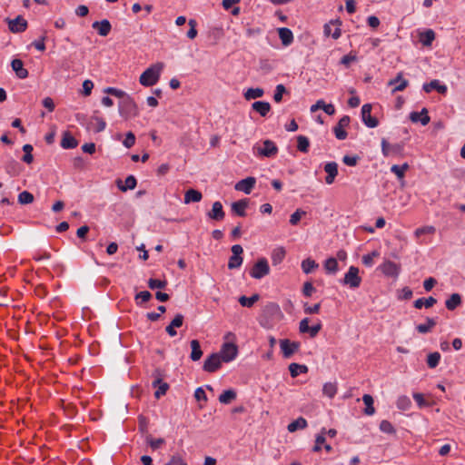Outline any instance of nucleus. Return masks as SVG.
I'll list each match as a JSON object with an SVG mask.
<instances>
[{
    "label": "nucleus",
    "instance_id": "f257e3e1",
    "mask_svg": "<svg viewBox=\"0 0 465 465\" xmlns=\"http://www.w3.org/2000/svg\"><path fill=\"white\" fill-rule=\"evenodd\" d=\"M163 69V63H155L142 73L139 77V83L145 87L154 85L160 79L161 73Z\"/></svg>",
    "mask_w": 465,
    "mask_h": 465
},
{
    "label": "nucleus",
    "instance_id": "f03ea898",
    "mask_svg": "<svg viewBox=\"0 0 465 465\" xmlns=\"http://www.w3.org/2000/svg\"><path fill=\"white\" fill-rule=\"evenodd\" d=\"M119 114L125 120L134 118L139 115L137 104L130 96L124 97L118 106Z\"/></svg>",
    "mask_w": 465,
    "mask_h": 465
},
{
    "label": "nucleus",
    "instance_id": "7ed1b4c3",
    "mask_svg": "<svg viewBox=\"0 0 465 465\" xmlns=\"http://www.w3.org/2000/svg\"><path fill=\"white\" fill-rule=\"evenodd\" d=\"M238 346L233 342H224L217 352L223 362L232 361L238 355Z\"/></svg>",
    "mask_w": 465,
    "mask_h": 465
},
{
    "label": "nucleus",
    "instance_id": "20e7f679",
    "mask_svg": "<svg viewBox=\"0 0 465 465\" xmlns=\"http://www.w3.org/2000/svg\"><path fill=\"white\" fill-rule=\"evenodd\" d=\"M270 272V267L268 262L265 258L259 259L257 262L253 265L250 272L251 277L253 279H262V277L268 275Z\"/></svg>",
    "mask_w": 465,
    "mask_h": 465
},
{
    "label": "nucleus",
    "instance_id": "39448f33",
    "mask_svg": "<svg viewBox=\"0 0 465 465\" xmlns=\"http://www.w3.org/2000/svg\"><path fill=\"white\" fill-rule=\"evenodd\" d=\"M341 22L340 19L331 20L323 26V34L326 37H332L338 39L341 35Z\"/></svg>",
    "mask_w": 465,
    "mask_h": 465
},
{
    "label": "nucleus",
    "instance_id": "423d86ee",
    "mask_svg": "<svg viewBox=\"0 0 465 465\" xmlns=\"http://www.w3.org/2000/svg\"><path fill=\"white\" fill-rule=\"evenodd\" d=\"M380 270L385 276L396 279L401 272V264L391 260H384L380 265Z\"/></svg>",
    "mask_w": 465,
    "mask_h": 465
},
{
    "label": "nucleus",
    "instance_id": "0eeeda50",
    "mask_svg": "<svg viewBox=\"0 0 465 465\" xmlns=\"http://www.w3.org/2000/svg\"><path fill=\"white\" fill-rule=\"evenodd\" d=\"M232 256L229 259L228 262V268L230 270L237 269L239 268L243 262L242 259V252L243 249L240 244H234L232 246Z\"/></svg>",
    "mask_w": 465,
    "mask_h": 465
},
{
    "label": "nucleus",
    "instance_id": "6e6552de",
    "mask_svg": "<svg viewBox=\"0 0 465 465\" xmlns=\"http://www.w3.org/2000/svg\"><path fill=\"white\" fill-rule=\"evenodd\" d=\"M361 278L359 276V269L351 266L343 278V283L351 288H358L361 285Z\"/></svg>",
    "mask_w": 465,
    "mask_h": 465
},
{
    "label": "nucleus",
    "instance_id": "1a4fd4ad",
    "mask_svg": "<svg viewBox=\"0 0 465 465\" xmlns=\"http://www.w3.org/2000/svg\"><path fill=\"white\" fill-rule=\"evenodd\" d=\"M309 318H303L299 322V332L302 334L308 333L311 338H314L322 330V323L319 322L312 326H309Z\"/></svg>",
    "mask_w": 465,
    "mask_h": 465
},
{
    "label": "nucleus",
    "instance_id": "9d476101",
    "mask_svg": "<svg viewBox=\"0 0 465 465\" xmlns=\"http://www.w3.org/2000/svg\"><path fill=\"white\" fill-rule=\"evenodd\" d=\"M280 347L283 357L288 359L299 351L301 343L299 341H292L288 339H282L280 340Z\"/></svg>",
    "mask_w": 465,
    "mask_h": 465
},
{
    "label": "nucleus",
    "instance_id": "9b49d317",
    "mask_svg": "<svg viewBox=\"0 0 465 465\" xmlns=\"http://www.w3.org/2000/svg\"><path fill=\"white\" fill-rule=\"evenodd\" d=\"M223 362V361L219 357V354L214 352L205 359L203 369L206 372H214L221 368Z\"/></svg>",
    "mask_w": 465,
    "mask_h": 465
},
{
    "label": "nucleus",
    "instance_id": "f8f14e48",
    "mask_svg": "<svg viewBox=\"0 0 465 465\" xmlns=\"http://www.w3.org/2000/svg\"><path fill=\"white\" fill-rule=\"evenodd\" d=\"M361 118L366 126L374 128L378 125L379 121L376 117L371 116V104H365L361 107Z\"/></svg>",
    "mask_w": 465,
    "mask_h": 465
},
{
    "label": "nucleus",
    "instance_id": "ddd939ff",
    "mask_svg": "<svg viewBox=\"0 0 465 465\" xmlns=\"http://www.w3.org/2000/svg\"><path fill=\"white\" fill-rule=\"evenodd\" d=\"M388 85L393 86L391 94H395L396 92L403 91L409 85V81L404 79L403 73L400 72L395 78L388 82Z\"/></svg>",
    "mask_w": 465,
    "mask_h": 465
},
{
    "label": "nucleus",
    "instance_id": "4468645a",
    "mask_svg": "<svg viewBox=\"0 0 465 465\" xmlns=\"http://www.w3.org/2000/svg\"><path fill=\"white\" fill-rule=\"evenodd\" d=\"M8 28L12 33H22L27 28V22L18 15L15 19H7Z\"/></svg>",
    "mask_w": 465,
    "mask_h": 465
},
{
    "label": "nucleus",
    "instance_id": "2eb2a0df",
    "mask_svg": "<svg viewBox=\"0 0 465 465\" xmlns=\"http://www.w3.org/2000/svg\"><path fill=\"white\" fill-rule=\"evenodd\" d=\"M278 152L276 144L271 140H265L262 147L257 149V153L263 157H272Z\"/></svg>",
    "mask_w": 465,
    "mask_h": 465
},
{
    "label": "nucleus",
    "instance_id": "dca6fc26",
    "mask_svg": "<svg viewBox=\"0 0 465 465\" xmlns=\"http://www.w3.org/2000/svg\"><path fill=\"white\" fill-rule=\"evenodd\" d=\"M256 183V179L254 177H247L242 179L235 183L234 189L236 191L243 192L246 194L251 193Z\"/></svg>",
    "mask_w": 465,
    "mask_h": 465
},
{
    "label": "nucleus",
    "instance_id": "f3484780",
    "mask_svg": "<svg viewBox=\"0 0 465 465\" xmlns=\"http://www.w3.org/2000/svg\"><path fill=\"white\" fill-rule=\"evenodd\" d=\"M324 171L327 173L325 177V182L327 184L333 183L335 177L338 174V164L335 162L327 163L324 165Z\"/></svg>",
    "mask_w": 465,
    "mask_h": 465
},
{
    "label": "nucleus",
    "instance_id": "a211bd4d",
    "mask_svg": "<svg viewBox=\"0 0 465 465\" xmlns=\"http://www.w3.org/2000/svg\"><path fill=\"white\" fill-rule=\"evenodd\" d=\"M410 119L412 123L420 122L422 125H427L430 120L426 108H422L420 112L411 113Z\"/></svg>",
    "mask_w": 465,
    "mask_h": 465
},
{
    "label": "nucleus",
    "instance_id": "6ab92c4d",
    "mask_svg": "<svg viewBox=\"0 0 465 465\" xmlns=\"http://www.w3.org/2000/svg\"><path fill=\"white\" fill-rule=\"evenodd\" d=\"M183 322V315L181 313H177L171 323L166 326L165 331L171 336L173 337L177 334L175 328H180Z\"/></svg>",
    "mask_w": 465,
    "mask_h": 465
},
{
    "label": "nucleus",
    "instance_id": "aec40b11",
    "mask_svg": "<svg viewBox=\"0 0 465 465\" xmlns=\"http://www.w3.org/2000/svg\"><path fill=\"white\" fill-rule=\"evenodd\" d=\"M422 89L426 93H430L433 89L437 90L440 94H446L447 93V86L445 84H441L439 80H432L428 84H424L422 86Z\"/></svg>",
    "mask_w": 465,
    "mask_h": 465
},
{
    "label": "nucleus",
    "instance_id": "412c9836",
    "mask_svg": "<svg viewBox=\"0 0 465 465\" xmlns=\"http://www.w3.org/2000/svg\"><path fill=\"white\" fill-rule=\"evenodd\" d=\"M224 212L220 202H214L212 210L208 213V217L213 220L221 221L224 218Z\"/></svg>",
    "mask_w": 465,
    "mask_h": 465
},
{
    "label": "nucleus",
    "instance_id": "4be33fe9",
    "mask_svg": "<svg viewBox=\"0 0 465 465\" xmlns=\"http://www.w3.org/2000/svg\"><path fill=\"white\" fill-rule=\"evenodd\" d=\"M93 28L97 29L101 36H106L111 31V24L107 19L102 21H95L92 25Z\"/></svg>",
    "mask_w": 465,
    "mask_h": 465
},
{
    "label": "nucleus",
    "instance_id": "5701e85b",
    "mask_svg": "<svg viewBox=\"0 0 465 465\" xmlns=\"http://www.w3.org/2000/svg\"><path fill=\"white\" fill-rule=\"evenodd\" d=\"M11 66L20 79H25L28 76V71L25 68H24V64L22 60L14 59L11 62Z\"/></svg>",
    "mask_w": 465,
    "mask_h": 465
},
{
    "label": "nucleus",
    "instance_id": "b1692460",
    "mask_svg": "<svg viewBox=\"0 0 465 465\" xmlns=\"http://www.w3.org/2000/svg\"><path fill=\"white\" fill-rule=\"evenodd\" d=\"M203 198V194L201 192L195 189H189L184 193L183 203L185 204H189L191 203H199Z\"/></svg>",
    "mask_w": 465,
    "mask_h": 465
},
{
    "label": "nucleus",
    "instance_id": "393cba45",
    "mask_svg": "<svg viewBox=\"0 0 465 465\" xmlns=\"http://www.w3.org/2000/svg\"><path fill=\"white\" fill-rule=\"evenodd\" d=\"M252 108L257 112L261 116L264 117L271 110V104L265 101H256L252 103Z\"/></svg>",
    "mask_w": 465,
    "mask_h": 465
},
{
    "label": "nucleus",
    "instance_id": "a878e982",
    "mask_svg": "<svg viewBox=\"0 0 465 465\" xmlns=\"http://www.w3.org/2000/svg\"><path fill=\"white\" fill-rule=\"evenodd\" d=\"M153 386L157 388V390L154 392V396L156 399H159L163 395L166 393V391L169 389V385L167 382L163 381L161 378H157L153 381Z\"/></svg>",
    "mask_w": 465,
    "mask_h": 465
},
{
    "label": "nucleus",
    "instance_id": "bb28decb",
    "mask_svg": "<svg viewBox=\"0 0 465 465\" xmlns=\"http://www.w3.org/2000/svg\"><path fill=\"white\" fill-rule=\"evenodd\" d=\"M78 144L77 140L70 134V133L65 132L63 134V138L61 141V146L64 149H73L75 148Z\"/></svg>",
    "mask_w": 465,
    "mask_h": 465
},
{
    "label": "nucleus",
    "instance_id": "cd10ccee",
    "mask_svg": "<svg viewBox=\"0 0 465 465\" xmlns=\"http://www.w3.org/2000/svg\"><path fill=\"white\" fill-rule=\"evenodd\" d=\"M191 345V355L190 358L193 361H197L203 356V351L200 346V342L197 340H192L190 342Z\"/></svg>",
    "mask_w": 465,
    "mask_h": 465
},
{
    "label": "nucleus",
    "instance_id": "c85d7f7f",
    "mask_svg": "<svg viewBox=\"0 0 465 465\" xmlns=\"http://www.w3.org/2000/svg\"><path fill=\"white\" fill-rule=\"evenodd\" d=\"M264 312L272 317H278L279 319L283 318V314L280 306L275 302L268 303L264 308Z\"/></svg>",
    "mask_w": 465,
    "mask_h": 465
},
{
    "label": "nucleus",
    "instance_id": "c756f323",
    "mask_svg": "<svg viewBox=\"0 0 465 465\" xmlns=\"http://www.w3.org/2000/svg\"><path fill=\"white\" fill-rule=\"evenodd\" d=\"M278 32L279 37L283 45L287 46L293 41L292 32L289 28L282 27L278 30Z\"/></svg>",
    "mask_w": 465,
    "mask_h": 465
},
{
    "label": "nucleus",
    "instance_id": "7c9ffc66",
    "mask_svg": "<svg viewBox=\"0 0 465 465\" xmlns=\"http://www.w3.org/2000/svg\"><path fill=\"white\" fill-rule=\"evenodd\" d=\"M338 391L337 382L329 381L325 382L322 386V394L330 399H332Z\"/></svg>",
    "mask_w": 465,
    "mask_h": 465
},
{
    "label": "nucleus",
    "instance_id": "2f4dec72",
    "mask_svg": "<svg viewBox=\"0 0 465 465\" xmlns=\"http://www.w3.org/2000/svg\"><path fill=\"white\" fill-rule=\"evenodd\" d=\"M248 206L247 200H240L237 202H234L232 203V210L241 217H243L246 215V208Z\"/></svg>",
    "mask_w": 465,
    "mask_h": 465
},
{
    "label": "nucleus",
    "instance_id": "473e14b6",
    "mask_svg": "<svg viewBox=\"0 0 465 465\" xmlns=\"http://www.w3.org/2000/svg\"><path fill=\"white\" fill-rule=\"evenodd\" d=\"M105 126H106V124L103 118L98 117V116H93L90 119L88 128H90V129L94 128V131L99 133V132L104 131L105 129Z\"/></svg>",
    "mask_w": 465,
    "mask_h": 465
},
{
    "label": "nucleus",
    "instance_id": "72a5a7b5",
    "mask_svg": "<svg viewBox=\"0 0 465 465\" xmlns=\"http://www.w3.org/2000/svg\"><path fill=\"white\" fill-rule=\"evenodd\" d=\"M435 39V33L431 29H428L425 32L420 34V41L425 46H430Z\"/></svg>",
    "mask_w": 465,
    "mask_h": 465
},
{
    "label": "nucleus",
    "instance_id": "f704fd0d",
    "mask_svg": "<svg viewBox=\"0 0 465 465\" xmlns=\"http://www.w3.org/2000/svg\"><path fill=\"white\" fill-rule=\"evenodd\" d=\"M264 94V91L262 88L257 87V88H248L244 94L243 96L246 100H253L260 97H262Z\"/></svg>",
    "mask_w": 465,
    "mask_h": 465
},
{
    "label": "nucleus",
    "instance_id": "c9c22d12",
    "mask_svg": "<svg viewBox=\"0 0 465 465\" xmlns=\"http://www.w3.org/2000/svg\"><path fill=\"white\" fill-rule=\"evenodd\" d=\"M286 252L283 247H277L272 251V262L273 265L280 264L284 257H285Z\"/></svg>",
    "mask_w": 465,
    "mask_h": 465
},
{
    "label": "nucleus",
    "instance_id": "e433bc0d",
    "mask_svg": "<svg viewBox=\"0 0 465 465\" xmlns=\"http://www.w3.org/2000/svg\"><path fill=\"white\" fill-rule=\"evenodd\" d=\"M307 427V421L304 418L300 417L296 419L295 420L292 421L287 429L289 432H294L297 430L304 429Z\"/></svg>",
    "mask_w": 465,
    "mask_h": 465
},
{
    "label": "nucleus",
    "instance_id": "4c0bfd02",
    "mask_svg": "<svg viewBox=\"0 0 465 465\" xmlns=\"http://www.w3.org/2000/svg\"><path fill=\"white\" fill-rule=\"evenodd\" d=\"M289 371H290L291 376L292 378H295L300 373H306L308 371V367L306 365H302V364L293 362L289 365Z\"/></svg>",
    "mask_w": 465,
    "mask_h": 465
},
{
    "label": "nucleus",
    "instance_id": "58836bf2",
    "mask_svg": "<svg viewBox=\"0 0 465 465\" xmlns=\"http://www.w3.org/2000/svg\"><path fill=\"white\" fill-rule=\"evenodd\" d=\"M362 401L366 406L364 413L369 416L373 415L375 412V409L373 407V398L371 397V395L364 394L362 396Z\"/></svg>",
    "mask_w": 465,
    "mask_h": 465
},
{
    "label": "nucleus",
    "instance_id": "ea45409f",
    "mask_svg": "<svg viewBox=\"0 0 465 465\" xmlns=\"http://www.w3.org/2000/svg\"><path fill=\"white\" fill-rule=\"evenodd\" d=\"M461 303V298L460 294L453 293L450 297L446 301L445 305L448 310L452 311L456 309Z\"/></svg>",
    "mask_w": 465,
    "mask_h": 465
},
{
    "label": "nucleus",
    "instance_id": "a19ab883",
    "mask_svg": "<svg viewBox=\"0 0 465 465\" xmlns=\"http://www.w3.org/2000/svg\"><path fill=\"white\" fill-rule=\"evenodd\" d=\"M436 325V322L432 318H427L425 323L417 325L416 329L420 333H427Z\"/></svg>",
    "mask_w": 465,
    "mask_h": 465
},
{
    "label": "nucleus",
    "instance_id": "79ce46f5",
    "mask_svg": "<svg viewBox=\"0 0 465 465\" xmlns=\"http://www.w3.org/2000/svg\"><path fill=\"white\" fill-rule=\"evenodd\" d=\"M236 399V392L233 390H226L219 396V401L223 404H229Z\"/></svg>",
    "mask_w": 465,
    "mask_h": 465
},
{
    "label": "nucleus",
    "instance_id": "37998d69",
    "mask_svg": "<svg viewBox=\"0 0 465 465\" xmlns=\"http://www.w3.org/2000/svg\"><path fill=\"white\" fill-rule=\"evenodd\" d=\"M437 302L436 299L433 297H429L426 299L420 298L414 302V306L417 309H420L422 306H425L426 308H430L433 306Z\"/></svg>",
    "mask_w": 465,
    "mask_h": 465
},
{
    "label": "nucleus",
    "instance_id": "c03bdc74",
    "mask_svg": "<svg viewBox=\"0 0 465 465\" xmlns=\"http://www.w3.org/2000/svg\"><path fill=\"white\" fill-rule=\"evenodd\" d=\"M316 268H318V263L311 258H307L302 262V269L306 274L312 272Z\"/></svg>",
    "mask_w": 465,
    "mask_h": 465
},
{
    "label": "nucleus",
    "instance_id": "a18cd8bd",
    "mask_svg": "<svg viewBox=\"0 0 465 465\" xmlns=\"http://www.w3.org/2000/svg\"><path fill=\"white\" fill-rule=\"evenodd\" d=\"M259 300V295L258 294H253L252 296L251 297H246V296H241L239 298V302L242 306L243 307H252L255 302H257Z\"/></svg>",
    "mask_w": 465,
    "mask_h": 465
},
{
    "label": "nucleus",
    "instance_id": "49530a36",
    "mask_svg": "<svg viewBox=\"0 0 465 465\" xmlns=\"http://www.w3.org/2000/svg\"><path fill=\"white\" fill-rule=\"evenodd\" d=\"M136 186V179L133 175H129L125 178L124 185H118L119 189L122 192H125L126 190H133Z\"/></svg>",
    "mask_w": 465,
    "mask_h": 465
},
{
    "label": "nucleus",
    "instance_id": "de8ad7c7",
    "mask_svg": "<svg viewBox=\"0 0 465 465\" xmlns=\"http://www.w3.org/2000/svg\"><path fill=\"white\" fill-rule=\"evenodd\" d=\"M411 399L406 395L400 396L397 400V407L400 410L407 411L411 408Z\"/></svg>",
    "mask_w": 465,
    "mask_h": 465
},
{
    "label": "nucleus",
    "instance_id": "09e8293b",
    "mask_svg": "<svg viewBox=\"0 0 465 465\" xmlns=\"http://www.w3.org/2000/svg\"><path fill=\"white\" fill-rule=\"evenodd\" d=\"M23 151L25 152V154L22 158V160L26 163L27 164H30L34 161V156L32 154L33 152V146L31 144H25L23 146Z\"/></svg>",
    "mask_w": 465,
    "mask_h": 465
},
{
    "label": "nucleus",
    "instance_id": "8fccbe9b",
    "mask_svg": "<svg viewBox=\"0 0 465 465\" xmlns=\"http://www.w3.org/2000/svg\"><path fill=\"white\" fill-rule=\"evenodd\" d=\"M440 360V354L437 351L431 352L427 357V364L430 369L437 367Z\"/></svg>",
    "mask_w": 465,
    "mask_h": 465
},
{
    "label": "nucleus",
    "instance_id": "3c124183",
    "mask_svg": "<svg viewBox=\"0 0 465 465\" xmlns=\"http://www.w3.org/2000/svg\"><path fill=\"white\" fill-rule=\"evenodd\" d=\"M33 202H34V195L31 193H29L27 191H24L19 193L18 203L20 204H28V203H32Z\"/></svg>",
    "mask_w": 465,
    "mask_h": 465
},
{
    "label": "nucleus",
    "instance_id": "603ef678",
    "mask_svg": "<svg viewBox=\"0 0 465 465\" xmlns=\"http://www.w3.org/2000/svg\"><path fill=\"white\" fill-rule=\"evenodd\" d=\"M325 270L330 273H334L338 271V262L335 258H329L324 262Z\"/></svg>",
    "mask_w": 465,
    "mask_h": 465
},
{
    "label": "nucleus",
    "instance_id": "864d4df0",
    "mask_svg": "<svg viewBox=\"0 0 465 465\" xmlns=\"http://www.w3.org/2000/svg\"><path fill=\"white\" fill-rule=\"evenodd\" d=\"M435 227L432 225L422 226L415 230L414 235L419 238L422 234H433L435 232Z\"/></svg>",
    "mask_w": 465,
    "mask_h": 465
},
{
    "label": "nucleus",
    "instance_id": "5fc2aeb1",
    "mask_svg": "<svg viewBox=\"0 0 465 465\" xmlns=\"http://www.w3.org/2000/svg\"><path fill=\"white\" fill-rule=\"evenodd\" d=\"M409 168L408 163H403L402 165L394 164L391 166V170L393 173L397 175L398 178L401 179L404 176V173Z\"/></svg>",
    "mask_w": 465,
    "mask_h": 465
},
{
    "label": "nucleus",
    "instance_id": "6e6d98bb",
    "mask_svg": "<svg viewBox=\"0 0 465 465\" xmlns=\"http://www.w3.org/2000/svg\"><path fill=\"white\" fill-rule=\"evenodd\" d=\"M297 142H298V144H297L298 150L302 153H306L308 151V148L310 145L308 138L305 136L300 135L297 138Z\"/></svg>",
    "mask_w": 465,
    "mask_h": 465
},
{
    "label": "nucleus",
    "instance_id": "4d7b16f0",
    "mask_svg": "<svg viewBox=\"0 0 465 465\" xmlns=\"http://www.w3.org/2000/svg\"><path fill=\"white\" fill-rule=\"evenodd\" d=\"M306 214V212H304L303 210L302 209H297L292 215H291V218H290V223L292 225H296L300 220L302 219V216H304Z\"/></svg>",
    "mask_w": 465,
    "mask_h": 465
},
{
    "label": "nucleus",
    "instance_id": "13d9d810",
    "mask_svg": "<svg viewBox=\"0 0 465 465\" xmlns=\"http://www.w3.org/2000/svg\"><path fill=\"white\" fill-rule=\"evenodd\" d=\"M380 429L381 431L388 433V434L395 433L394 427L389 420H381V422L380 423Z\"/></svg>",
    "mask_w": 465,
    "mask_h": 465
},
{
    "label": "nucleus",
    "instance_id": "bf43d9fd",
    "mask_svg": "<svg viewBox=\"0 0 465 465\" xmlns=\"http://www.w3.org/2000/svg\"><path fill=\"white\" fill-rule=\"evenodd\" d=\"M167 284L166 281H161L157 279H149L148 286L150 289H163Z\"/></svg>",
    "mask_w": 465,
    "mask_h": 465
},
{
    "label": "nucleus",
    "instance_id": "052dcab7",
    "mask_svg": "<svg viewBox=\"0 0 465 465\" xmlns=\"http://www.w3.org/2000/svg\"><path fill=\"white\" fill-rule=\"evenodd\" d=\"M286 92V88L283 84H280L276 85L273 99L276 103H280L282 100V95Z\"/></svg>",
    "mask_w": 465,
    "mask_h": 465
},
{
    "label": "nucleus",
    "instance_id": "680f3d73",
    "mask_svg": "<svg viewBox=\"0 0 465 465\" xmlns=\"http://www.w3.org/2000/svg\"><path fill=\"white\" fill-rule=\"evenodd\" d=\"M135 143V136L133 132H128L125 134V139L123 141V144L126 148H131Z\"/></svg>",
    "mask_w": 465,
    "mask_h": 465
},
{
    "label": "nucleus",
    "instance_id": "e2e57ef3",
    "mask_svg": "<svg viewBox=\"0 0 465 465\" xmlns=\"http://www.w3.org/2000/svg\"><path fill=\"white\" fill-rule=\"evenodd\" d=\"M188 25L190 26L189 31L187 32V36L190 39H194L197 35V30H196V21L194 19H190L188 22Z\"/></svg>",
    "mask_w": 465,
    "mask_h": 465
},
{
    "label": "nucleus",
    "instance_id": "0e129e2a",
    "mask_svg": "<svg viewBox=\"0 0 465 465\" xmlns=\"http://www.w3.org/2000/svg\"><path fill=\"white\" fill-rule=\"evenodd\" d=\"M104 92L118 98L124 99L127 96L124 91L114 87H107Z\"/></svg>",
    "mask_w": 465,
    "mask_h": 465
},
{
    "label": "nucleus",
    "instance_id": "69168bd1",
    "mask_svg": "<svg viewBox=\"0 0 465 465\" xmlns=\"http://www.w3.org/2000/svg\"><path fill=\"white\" fill-rule=\"evenodd\" d=\"M94 83L89 79L84 80L83 83V94L84 96H89L92 93Z\"/></svg>",
    "mask_w": 465,
    "mask_h": 465
},
{
    "label": "nucleus",
    "instance_id": "338daca9",
    "mask_svg": "<svg viewBox=\"0 0 465 465\" xmlns=\"http://www.w3.org/2000/svg\"><path fill=\"white\" fill-rule=\"evenodd\" d=\"M357 61V56L353 53H350L349 54H346L341 57V64L349 66L351 62Z\"/></svg>",
    "mask_w": 465,
    "mask_h": 465
},
{
    "label": "nucleus",
    "instance_id": "774afa93",
    "mask_svg": "<svg viewBox=\"0 0 465 465\" xmlns=\"http://www.w3.org/2000/svg\"><path fill=\"white\" fill-rule=\"evenodd\" d=\"M165 465H187L180 455H173Z\"/></svg>",
    "mask_w": 465,
    "mask_h": 465
}]
</instances>
